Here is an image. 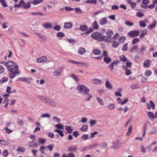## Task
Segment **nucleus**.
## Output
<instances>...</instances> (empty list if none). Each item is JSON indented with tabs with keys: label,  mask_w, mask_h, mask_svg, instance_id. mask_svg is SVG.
<instances>
[{
	"label": "nucleus",
	"mask_w": 157,
	"mask_h": 157,
	"mask_svg": "<svg viewBox=\"0 0 157 157\" xmlns=\"http://www.w3.org/2000/svg\"><path fill=\"white\" fill-rule=\"evenodd\" d=\"M96 123V121L94 120H91L90 121V124L91 126L95 124Z\"/></svg>",
	"instance_id": "61"
},
{
	"label": "nucleus",
	"mask_w": 157,
	"mask_h": 157,
	"mask_svg": "<svg viewBox=\"0 0 157 157\" xmlns=\"http://www.w3.org/2000/svg\"><path fill=\"white\" fill-rule=\"evenodd\" d=\"M38 141L40 144H44L46 142V140L44 139L39 138L38 139Z\"/></svg>",
	"instance_id": "51"
},
{
	"label": "nucleus",
	"mask_w": 157,
	"mask_h": 157,
	"mask_svg": "<svg viewBox=\"0 0 157 157\" xmlns=\"http://www.w3.org/2000/svg\"><path fill=\"white\" fill-rule=\"evenodd\" d=\"M56 34L58 37H63L65 36L64 34L62 32H58Z\"/></svg>",
	"instance_id": "41"
},
{
	"label": "nucleus",
	"mask_w": 157,
	"mask_h": 157,
	"mask_svg": "<svg viewBox=\"0 0 157 157\" xmlns=\"http://www.w3.org/2000/svg\"><path fill=\"white\" fill-rule=\"evenodd\" d=\"M93 53L94 55H99L101 54V52L98 49H95L93 50Z\"/></svg>",
	"instance_id": "32"
},
{
	"label": "nucleus",
	"mask_w": 157,
	"mask_h": 157,
	"mask_svg": "<svg viewBox=\"0 0 157 157\" xmlns=\"http://www.w3.org/2000/svg\"><path fill=\"white\" fill-rule=\"evenodd\" d=\"M140 26L143 27H145L146 25V24L145 22L144 21H140Z\"/></svg>",
	"instance_id": "54"
},
{
	"label": "nucleus",
	"mask_w": 157,
	"mask_h": 157,
	"mask_svg": "<svg viewBox=\"0 0 157 157\" xmlns=\"http://www.w3.org/2000/svg\"><path fill=\"white\" fill-rule=\"evenodd\" d=\"M147 29H146L142 31L141 32V34L140 36V38H142L144 37V36L147 34Z\"/></svg>",
	"instance_id": "30"
},
{
	"label": "nucleus",
	"mask_w": 157,
	"mask_h": 157,
	"mask_svg": "<svg viewBox=\"0 0 157 157\" xmlns=\"http://www.w3.org/2000/svg\"><path fill=\"white\" fill-rule=\"evenodd\" d=\"M4 130H5L6 132L8 134L10 133L13 131V130L9 129V128L7 127H5Z\"/></svg>",
	"instance_id": "46"
},
{
	"label": "nucleus",
	"mask_w": 157,
	"mask_h": 157,
	"mask_svg": "<svg viewBox=\"0 0 157 157\" xmlns=\"http://www.w3.org/2000/svg\"><path fill=\"white\" fill-rule=\"evenodd\" d=\"M55 131L57 132L61 136L63 137L64 136V134L62 131L58 129H56Z\"/></svg>",
	"instance_id": "38"
},
{
	"label": "nucleus",
	"mask_w": 157,
	"mask_h": 157,
	"mask_svg": "<svg viewBox=\"0 0 157 157\" xmlns=\"http://www.w3.org/2000/svg\"><path fill=\"white\" fill-rule=\"evenodd\" d=\"M130 87L133 90L138 89L139 88V86L137 84H133Z\"/></svg>",
	"instance_id": "53"
},
{
	"label": "nucleus",
	"mask_w": 157,
	"mask_h": 157,
	"mask_svg": "<svg viewBox=\"0 0 157 157\" xmlns=\"http://www.w3.org/2000/svg\"><path fill=\"white\" fill-rule=\"evenodd\" d=\"M128 49V44L125 43L123 44L122 47V50L124 51H126Z\"/></svg>",
	"instance_id": "37"
},
{
	"label": "nucleus",
	"mask_w": 157,
	"mask_h": 157,
	"mask_svg": "<svg viewBox=\"0 0 157 157\" xmlns=\"http://www.w3.org/2000/svg\"><path fill=\"white\" fill-rule=\"evenodd\" d=\"M50 101H52V102H50L48 103V104L52 106H56V103L54 101V100L50 99Z\"/></svg>",
	"instance_id": "55"
},
{
	"label": "nucleus",
	"mask_w": 157,
	"mask_h": 157,
	"mask_svg": "<svg viewBox=\"0 0 157 157\" xmlns=\"http://www.w3.org/2000/svg\"><path fill=\"white\" fill-rule=\"evenodd\" d=\"M113 148L118 149L121 147L122 144L119 139H117L113 143Z\"/></svg>",
	"instance_id": "4"
},
{
	"label": "nucleus",
	"mask_w": 157,
	"mask_h": 157,
	"mask_svg": "<svg viewBox=\"0 0 157 157\" xmlns=\"http://www.w3.org/2000/svg\"><path fill=\"white\" fill-rule=\"evenodd\" d=\"M54 145L52 144L49 146H47L46 147L50 151H51L53 149L54 147Z\"/></svg>",
	"instance_id": "59"
},
{
	"label": "nucleus",
	"mask_w": 157,
	"mask_h": 157,
	"mask_svg": "<svg viewBox=\"0 0 157 157\" xmlns=\"http://www.w3.org/2000/svg\"><path fill=\"white\" fill-rule=\"evenodd\" d=\"M111 44L113 48H116L119 46V43L117 41L113 40L111 42Z\"/></svg>",
	"instance_id": "21"
},
{
	"label": "nucleus",
	"mask_w": 157,
	"mask_h": 157,
	"mask_svg": "<svg viewBox=\"0 0 157 157\" xmlns=\"http://www.w3.org/2000/svg\"><path fill=\"white\" fill-rule=\"evenodd\" d=\"M107 22V18L106 17H104L101 19L99 21L100 24L102 25L106 24Z\"/></svg>",
	"instance_id": "19"
},
{
	"label": "nucleus",
	"mask_w": 157,
	"mask_h": 157,
	"mask_svg": "<svg viewBox=\"0 0 157 157\" xmlns=\"http://www.w3.org/2000/svg\"><path fill=\"white\" fill-rule=\"evenodd\" d=\"M96 0H88L86 1V3L87 4H94L96 3Z\"/></svg>",
	"instance_id": "35"
},
{
	"label": "nucleus",
	"mask_w": 157,
	"mask_h": 157,
	"mask_svg": "<svg viewBox=\"0 0 157 157\" xmlns=\"http://www.w3.org/2000/svg\"><path fill=\"white\" fill-rule=\"evenodd\" d=\"M125 23L126 25L130 26H132L134 25L133 23H131L128 21H126L125 22Z\"/></svg>",
	"instance_id": "63"
},
{
	"label": "nucleus",
	"mask_w": 157,
	"mask_h": 157,
	"mask_svg": "<svg viewBox=\"0 0 157 157\" xmlns=\"http://www.w3.org/2000/svg\"><path fill=\"white\" fill-rule=\"evenodd\" d=\"M88 127V126L87 125H84L81 128V130L83 132H86L87 131Z\"/></svg>",
	"instance_id": "31"
},
{
	"label": "nucleus",
	"mask_w": 157,
	"mask_h": 157,
	"mask_svg": "<svg viewBox=\"0 0 157 157\" xmlns=\"http://www.w3.org/2000/svg\"><path fill=\"white\" fill-rule=\"evenodd\" d=\"M0 3H1L2 6L4 7H6L7 6L5 0H0Z\"/></svg>",
	"instance_id": "39"
},
{
	"label": "nucleus",
	"mask_w": 157,
	"mask_h": 157,
	"mask_svg": "<svg viewBox=\"0 0 157 157\" xmlns=\"http://www.w3.org/2000/svg\"><path fill=\"white\" fill-rule=\"evenodd\" d=\"M92 97V96L90 94H88V95L86 96L85 100L86 101H89L90 100Z\"/></svg>",
	"instance_id": "43"
},
{
	"label": "nucleus",
	"mask_w": 157,
	"mask_h": 157,
	"mask_svg": "<svg viewBox=\"0 0 157 157\" xmlns=\"http://www.w3.org/2000/svg\"><path fill=\"white\" fill-rule=\"evenodd\" d=\"M0 144L3 145H7L9 144L8 141L0 139Z\"/></svg>",
	"instance_id": "28"
},
{
	"label": "nucleus",
	"mask_w": 157,
	"mask_h": 157,
	"mask_svg": "<svg viewBox=\"0 0 157 157\" xmlns=\"http://www.w3.org/2000/svg\"><path fill=\"white\" fill-rule=\"evenodd\" d=\"M104 61L106 63H109L111 61V59L108 57H104Z\"/></svg>",
	"instance_id": "29"
},
{
	"label": "nucleus",
	"mask_w": 157,
	"mask_h": 157,
	"mask_svg": "<svg viewBox=\"0 0 157 157\" xmlns=\"http://www.w3.org/2000/svg\"><path fill=\"white\" fill-rule=\"evenodd\" d=\"M8 80V78L6 77H5L1 78L0 80V82L1 83H4L6 82H7Z\"/></svg>",
	"instance_id": "42"
},
{
	"label": "nucleus",
	"mask_w": 157,
	"mask_h": 157,
	"mask_svg": "<svg viewBox=\"0 0 157 157\" xmlns=\"http://www.w3.org/2000/svg\"><path fill=\"white\" fill-rule=\"evenodd\" d=\"M55 127L56 128L59 129H63V125L61 124H56L55 125Z\"/></svg>",
	"instance_id": "56"
},
{
	"label": "nucleus",
	"mask_w": 157,
	"mask_h": 157,
	"mask_svg": "<svg viewBox=\"0 0 157 157\" xmlns=\"http://www.w3.org/2000/svg\"><path fill=\"white\" fill-rule=\"evenodd\" d=\"M53 121L58 122H59L60 121L59 118L56 116H54L53 117Z\"/></svg>",
	"instance_id": "58"
},
{
	"label": "nucleus",
	"mask_w": 157,
	"mask_h": 157,
	"mask_svg": "<svg viewBox=\"0 0 157 157\" xmlns=\"http://www.w3.org/2000/svg\"><path fill=\"white\" fill-rule=\"evenodd\" d=\"M5 65L9 72V77L10 78H13L16 76V75L20 74L18 71L17 66L14 62L9 61L6 62Z\"/></svg>",
	"instance_id": "1"
},
{
	"label": "nucleus",
	"mask_w": 157,
	"mask_h": 157,
	"mask_svg": "<svg viewBox=\"0 0 157 157\" xmlns=\"http://www.w3.org/2000/svg\"><path fill=\"white\" fill-rule=\"evenodd\" d=\"M126 39V38L125 36H121L118 39V40L119 43H124Z\"/></svg>",
	"instance_id": "27"
},
{
	"label": "nucleus",
	"mask_w": 157,
	"mask_h": 157,
	"mask_svg": "<svg viewBox=\"0 0 157 157\" xmlns=\"http://www.w3.org/2000/svg\"><path fill=\"white\" fill-rule=\"evenodd\" d=\"M106 33L108 37H110L113 35V31L111 29H109L106 31Z\"/></svg>",
	"instance_id": "34"
},
{
	"label": "nucleus",
	"mask_w": 157,
	"mask_h": 157,
	"mask_svg": "<svg viewBox=\"0 0 157 157\" xmlns=\"http://www.w3.org/2000/svg\"><path fill=\"white\" fill-rule=\"evenodd\" d=\"M91 36L93 39L100 41H104V42H108L109 41V39L108 37L102 36V34L98 32L93 33Z\"/></svg>",
	"instance_id": "2"
},
{
	"label": "nucleus",
	"mask_w": 157,
	"mask_h": 157,
	"mask_svg": "<svg viewBox=\"0 0 157 157\" xmlns=\"http://www.w3.org/2000/svg\"><path fill=\"white\" fill-rule=\"evenodd\" d=\"M115 107V106L113 104H110L108 106V108L109 110H113Z\"/></svg>",
	"instance_id": "52"
},
{
	"label": "nucleus",
	"mask_w": 157,
	"mask_h": 157,
	"mask_svg": "<svg viewBox=\"0 0 157 157\" xmlns=\"http://www.w3.org/2000/svg\"><path fill=\"white\" fill-rule=\"evenodd\" d=\"M97 146V145L95 144L93 145H90L84 147L83 148L82 150L83 151H85L86 150L90 149L93 147H95Z\"/></svg>",
	"instance_id": "18"
},
{
	"label": "nucleus",
	"mask_w": 157,
	"mask_h": 157,
	"mask_svg": "<svg viewBox=\"0 0 157 157\" xmlns=\"http://www.w3.org/2000/svg\"><path fill=\"white\" fill-rule=\"evenodd\" d=\"M140 41V39L138 38H134L132 41V44H136L138 42H139Z\"/></svg>",
	"instance_id": "49"
},
{
	"label": "nucleus",
	"mask_w": 157,
	"mask_h": 157,
	"mask_svg": "<svg viewBox=\"0 0 157 157\" xmlns=\"http://www.w3.org/2000/svg\"><path fill=\"white\" fill-rule=\"evenodd\" d=\"M47 58L46 56H44L38 58L36 61L39 63L45 62L47 60Z\"/></svg>",
	"instance_id": "10"
},
{
	"label": "nucleus",
	"mask_w": 157,
	"mask_h": 157,
	"mask_svg": "<svg viewBox=\"0 0 157 157\" xmlns=\"http://www.w3.org/2000/svg\"><path fill=\"white\" fill-rule=\"evenodd\" d=\"M65 130L68 133L71 134L72 133L73 130V129L71 126H66Z\"/></svg>",
	"instance_id": "22"
},
{
	"label": "nucleus",
	"mask_w": 157,
	"mask_h": 157,
	"mask_svg": "<svg viewBox=\"0 0 157 157\" xmlns=\"http://www.w3.org/2000/svg\"><path fill=\"white\" fill-rule=\"evenodd\" d=\"M40 99L43 102H44L45 103L47 104L48 103H50V102L52 101H50V99L44 96H40Z\"/></svg>",
	"instance_id": "12"
},
{
	"label": "nucleus",
	"mask_w": 157,
	"mask_h": 157,
	"mask_svg": "<svg viewBox=\"0 0 157 157\" xmlns=\"http://www.w3.org/2000/svg\"><path fill=\"white\" fill-rule=\"evenodd\" d=\"M8 23L7 22H5L2 24H1V25L2 26V28L3 29H5L7 27V24Z\"/></svg>",
	"instance_id": "62"
},
{
	"label": "nucleus",
	"mask_w": 157,
	"mask_h": 157,
	"mask_svg": "<svg viewBox=\"0 0 157 157\" xmlns=\"http://www.w3.org/2000/svg\"><path fill=\"white\" fill-rule=\"evenodd\" d=\"M18 81H21L22 82H25L28 83H30L32 80L31 78H26L24 77H20L18 78Z\"/></svg>",
	"instance_id": "6"
},
{
	"label": "nucleus",
	"mask_w": 157,
	"mask_h": 157,
	"mask_svg": "<svg viewBox=\"0 0 157 157\" xmlns=\"http://www.w3.org/2000/svg\"><path fill=\"white\" fill-rule=\"evenodd\" d=\"M105 86L106 88H108L109 90H112V89L113 87L111 83L107 80L105 82Z\"/></svg>",
	"instance_id": "15"
},
{
	"label": "nucleus",
	"mask_w": 157,
	"mask_h": 157,
	"mask_svg": "<svg viewBox=\"0 0 157 157\" xmlns=\"http://www.w3.org/2000/svg\"><path fill=\"white\" fill-rule=\"evenodd\" d=\"M152 74V72L150 70H147L145 72V75L146 76H149Z\"/></svg>",
	"instance_id": "36"
},
{
	"label": "nucleus",
	"mask_w": 157,
	"mask_h": 157,
	"mask_svg": "<svg viewBox=\"0 0 157 157\" xmlns=\"http://www.w3.org/2000/svg\"><path fill=\"white\" fill-rule=\"evenodd\" d=\"M78 89L79 93L83 95L87 94L90 91L88 87L83 85H81L79 87Z\"/></svg>",
	"instance_id": "3"
},
{
	"label": "nucleus",
	"mask_w": 157,
	"mask_h": 157,
	"mask_svg": "<svg viewBox=\"0 0 157 157\" xmlns=\"http://www.w3.org/2000/svg\"><path fill=\"white\" fill-rule=\"evenodd\" d=\"M69 62H71L75 64H82L84 65H86V63H84L83 62H78L76 61L72 60H69Z\"/></svg>",
	"instance_id": "23"
},
{
	"label": "nucleus",
	"mask_w": 157,
	"mask_h": 157,
	"mask_svg": "<svg viewBox=\"0 0 157 157\" xmlns=\"http://www.w3.org/2000/svg\"><path fill=\"white\" fill-rule=\"evenodd\" d=\"M91 82L94 84H97L101 83V81L99 79L93 78L91 79Z\"/></svg>",
	"instance_id": "17"
},
{
	"label": "nucleus",
	"mask_w": 157,
	"mask_h": 157,
	"mask_svg": "<svg viewBox=\"0 0 157 157\" xmlns=\"http://www.w3.org/2000/svg\"><path fill=\"white\" fill-rule=\"evenodd\" d=\"M88 134H84L82 136V140H86L88 139Z\"/></svg>",
	"instance_id": "50"
},
{
	"label": "nucleus",
	"mask_w": 157,
	"mask_h": 157,
	"mask_svg": "<svg viewBox=\"0 0 157 157\" xmlns=\"http://www.w3.org/2000/svg\"><path fill=\"white\" fill-rule=\"evenodd\" d=\"M72 26L71 22H66L64 23L63 27L65 29H70L72 28Z\"/></svg>",
	"instance_id": "13"
},
{
	"label": "nucleus",
	"mask_w": 157,
	"mask_h": 157,
	"mask_svg": "<svg viewBox=\"0 0 157 157\" xmlns=\"http://www.w3.org/2000/svg\"><path fill=\"white\" fill-rule=\"evenodd\" d=\"M77 147L76 145H73L70 146L67 149L68 151H73L76 152L77 151Z\"/></svg>",
	"instance_id": "9"
},
{
	"label": "nucleus",
	"mask_w": 157,
	"mask_h": 157,
	"mask_svg": "<svg viewBox=\"0 0 157 157\" xmlns=\"http://www.w3.org/2000/svg\"><path fill=\"white\" fill-rule=\"evenodd\" d=\"M151 63V61L147 60L144 63V66L145 67H149Z\"/></svg>",
	"instance_id": "24"
},
{
	"label": "nucleus",
	"mask_w": 157,
	"mask_h": 157,
	"mask_svg": "<svg viewBox=\"0 0 157 157\" xmlns=\"http://www.w3.org/2000/svg\"><path fill=\"white\" fill-rule=\"evenodd\" d=\"M132 126H130L128 128V132L126 134L128 136H130L132 132Z\"/></svg>",
	"instance_id": "33"
},
{
	"label": "nucleus",
	"mask_w": 157,
	"mask_h": 157,
	"mask_svg": "<svg viewBox=\"0 0 157 157\" xmlns=\"http://www.w3.org/2000/svg\"><path fill=\"white\" fill-rule=\"evenodd\" d=\"M120 59L121 61H125L127 60V59L126 58L124 55H121L120 57Z\"/></svg>",
	"instance_id": "47"
},
{
	"label": "nucleus",
	"mask_w": 157,
	"mask_h": 157,
	"mask_svg": "<svg viewBox=\"0 0 157 157\" xmlns=\"http://www.w3.org/2000/svg\"><path fill=\"white\" fill-rule=\"evenodd\" d=\"M46 149V148L44 146H41L40 148V151L43 154H45V153L44 152V150Z\"/></svg>",
	"instance_id": "44"
},
{
	"label": "nucleus",
	"mask_w": 157,
	"mask_h": 157,
	"mask_svg": "<svg viewBox=\"0 0 157 157\" xmlns=\"http://www.w3.org/2000/svg\"><path fill=\"white\" fill-rule=\"evenodd\" d=\"M157 24V21L154 20L151 25L148 27V28L152 30L153 28L155 27Z\"/></svg>",
	"instance_id": "25"
},
{
	"label": "nucleus",
	"mask_w": 157,
	"mask_h": 157,
	"mask_svg": "<svg viewBox=\"0 0 157 157\" xmlns=\"http://www.w3.org/2000/svg\"><path fill=\"white\" fill-rule=\"evenodd\" d=\"M43 26L45 29L52 28V24L49 22H45L43 25Z\"/></svg>",
	"instance_id": "16"
},
{
	"label": "nucleus",
	"mask_w": 157,
	"mask_h": 157,
	"mask_svg": "<svg viewBox=\"0 0 157 157\" xmlns=\"http://www.w3.org/2000/svg\"><path fill=\"white\" fill-rule=\"evenodd\" d=\"M31 14L32 15H40L41 16H44L43 14L41 12H33L31 13Z\"/></svg>",
	"instance_id": "40"
},
{
	"label": "nucleus",
	"mask_w": 157,
	"mask_h": 157,
	"mask_svg": "<svg viewBox=\"0 0 157 157\" xmlns=\"http://www.w3.org/2000/svg\"><path fill=\"white\" fill-rule=\"evenodd\" d=\"M63 70V67H60L59 69L55 71L53 73V75L55 76H57L61 74Z\"/></svg>",
	"instance_id": "8"
},
{
	"label": "nucleus",
	"mask_w": 157,
	"mask_h": 157,
	"mask_svg": "<svg viewBox=\"0 0 157 157\" xmlns=\"http://www.w3.org/2000/svg\"><path fill=\"white\" fill-rule=\"evenodd\" d=\"M119 63V61H114L113 62L111 63L110 65H108V67L111 69V71H112L113 69L114 65H117Z\"/></svg>",
	"instance_id": "11"
},
{
	"label": "nucleus",
	"mask_w": 157,
	"mask_h": 157,
	"mask_svg": "<svg viewBox=\"0 0 157 157\" xmlns=\"http://www.w3.org/2000/svg\"><path fill=\"white\" fill-rule=\"evenodd\" d=\"M146 105L147 109L149 110H151V107L153 109H155V105L152 101H149V103H147Z\"/></svg>",
	"instance_id": "7"
},
{
	"label": "nucleus",
	"mask_w": 157,
	"mask_h": 157,
	"mask_svg": "<svg viewBox=\"0 0 157 157\" xmlns=\"http://www.w3.org/2000/svg\"><path fill=\"white\" fill-rule=\"evenodd\" d=\"M96 98L97 101L101 105H103V101L100 98L98 97H96Z\"/></svg>",
	"instance_id": "48"
},
{
	"label": "nucleus",
	"mask_w": 157,
	"mask_h": 157,
	"mask_svg": "<svg viewBox=\"0 0 157 157\" xmlns=\"http://www.w3.org/2000/svg\"><path fill=\"white\" fill-rule=\"evenodd\" d=\"M92 27L95 29H98V26L96 21H94L92 25Z\"/></svg>",
	"instance_id": "45"
},
{
	"label": "nucleus",
	"mask_w": 157,
	"mask_h": 157,
	"mask_svg": "<svg viewBox=\"0 0 157 157\" xmlns=\"http://www.w3.org/2000/svg\"><path fill=\"white\" fill-rule=\"evenodd\" d=\"M86 52V49L82 47H79L78 50V53L80 55H83Z\"/></svg>",
	"instance_id": "14"
},
{
	"label": "nucleus",
	"mask_w": 157,
	"mask_h": 157,
	"mask_svg": "<svg viewBox=\"0 0 157 157\" xmlns=\"http://www.w3.org/2000/svg\"><path fill=\"white\" fill-rule=\"evenodd\" d=\"M75 11L76 13L79 14L82 12V10L79 8H75Z\"/></svg>",
	"instance_id": "64"
},
{
	"label": "nucleus",
	"mask_w": 157,
	"mask_h": 157,
	"mask_svg": "<svg viewBox=\"0 0 157 157\" xmlns=\"http://www.w3.org/2000/svg\"><path fill=\"white\" fill-rule=\"evenodd\" d=\"M147 113V115L150 119L151 121H153L155 119L154 114L152 112L148 111Z\"/></svg>",
	"instance_id": "20"
},
{
	"label": "nucleus",
	"mask_w": 157,
	"mask_h": 157,
	"mask_svg": "<svg viewBox=\"0 0 157 157\" xmlns=\"http://www.w3.org/2000/svg\"><path fill=\"white\" fill-rule=\"evenodd\" d=\"M87 29V27L86 25H81L79 27V30L82 31H85Z\"/></svg>",
	"instance_id": "26"
},
{
	"label": "nucleus",
	"mask_w": 157,
	"mask_h": 157,
	"mask_svg": "<svg viewBox=\"0 0 157 157\" xmlns=\"http://www.w3.org/2000/svg\"><path fill=\"white\" fill-rule=\"evenodd\" d=\"M139 34L138 30H135L129 31L128 33V36L129 37L133 38L137 36Z\"/></svg>",
	"instance_id": "5"
},
{
	"label": "nucleus",
	"mask_w": 157,
	"mask_h": 157,
	"mask_svg": "<svg viewBox=\"0 0 157 157\" xmlns=\"http://www.w3.org/2000/svg\"><path fill=\"white\" fill-rule=\"evenodd\" d=\"M98 134V132L97 131L95 132L94 133H92L90 134V139H91L94 137L95 135Z\"/></svg>",
	"instance_id": "60"
},
{
	"label": "nucleus",
	"mask_w": 157,
	"mask_h": 157,
	"mask_svg": "<svg viewBox=\"0 0 157 157\" xmlns=\"http://www.w3.org/2000/svg\"><path fill=\"white\" fill-rule=\"evenodd\" d=\"M136 16L137 17L141 18L143 17H144V15L142 13H141L140 12H138L136 14Z\"/></svg>",
	"instance_id": "57"
}]
</instances>
